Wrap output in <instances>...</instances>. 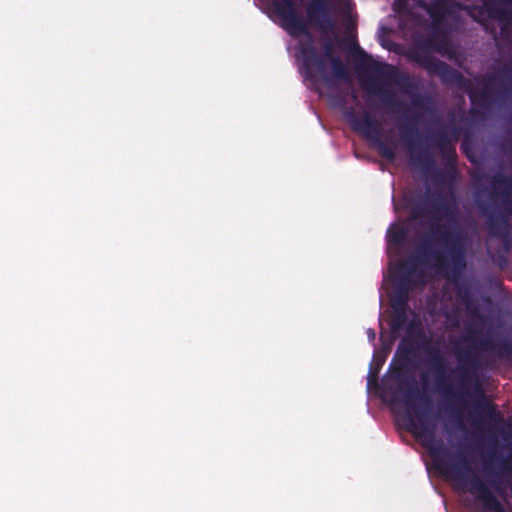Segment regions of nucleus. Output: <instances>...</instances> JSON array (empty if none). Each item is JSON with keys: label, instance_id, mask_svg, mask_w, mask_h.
<instances>
[{"label": "nucleus", "instance_id": "obj_1", "mask_svg": "<svg viewBox=\"0 0 512 512\" xmlns=\"http://www.w3.org/2000/svg\"><path fill=\"white\" fill-rule=\"evenodd\" d=\"M302 2L303 0H258L260 8L290 34L288 49L293 53L304 80L323 94L322 85L333 87L346 79V68L331 49L316 50L306 24L296 14V9Z\"/></svg>", "mask_w": 512, "mask_h": 512}, {"label": "nucleus", "instance_id": "obj_2", "mask_svg": "<svg viewBox=\"0 0 512 512\" xmlns=\"http://www.w3.org/2000/svg\"><path fill=\"white\" fill-rule=\"evenodd\" d=\"M405 237L404 224H392L387 231V249L391 255L393 250L401 243Z\"/></svg>", "mask_w": 512, "mask_h": 512}, {"label": "nucleus", "instance_id": "obj_3", "mask_svg": "<svg viewBox=\"0 0 512 512\" xmlns=\"http://www.w3.org/2000/svg\"><path fill=\"white\" fill-rule=\"evenodd\" d=\"M471 492L481 500L488 499V492L484 484L476 482L471 485Z\"/></svg>", "mask_w": 512, "mask_h": 512}, {"label": "nucleus", "instance_id": "obj_4", "mask_svg": "<svg viewBox=\"0 0 512 512\" xmlns=\"http://www.w3.org/2000/svg\"><path fill=\"white\" fill-rule=\"evenodd\" d=\"M412 432L420 439V441L422 442V444L424 446H426L427 448L429 449H432V445H431V436L430 435H426V434H421L417 431V428L416 427H413L411 428Z\"/></svg>", "mask_w": 512, "mask_h": 512}, {"label": "nucleus", "instance_id": "obj_5", "mask_svg": "<svg viewBox=\"0 0 512 512\" xmlns=\"http://www.w3.org/2000/svg\"><path fill=\"white\" fill-rule=\"evenodd\" d=\"M366 126H369V125H368L367 120H364L363 121V125H362L361 122L355 123L354 124V129L359 131V132H361V133H363L365 136H369V129Z\"/></svg>", "mask_w": 512, "mask_h": 512}, {"label": "nucleus", "instance_id": "obj_6", "mask_svg": "<svg viewBox=\"0 0 512 512\" xmlns=\"http://www.w3.org/2000/svg\"><path fill=\"white\" fill-rule=\"evenodd\" d=\"M367 336H368V339L370 342H373L376 338V334H375L374 330H372V329L367 330Z\"/></svg>", "mask_w": 512, "mask_h": 512}, {"label": "nucleus", "instance_id": "obj_7", "mask_svg": "<svg viewBox=\"0 0 512 512\" xmlns=\"http://www.w3.org/2000/svg\"><path fill=\"white\" fill-rule=\"evenodd\" d=\"M491 507H493V508H494L495 510H497V511L501 509V505H500V503H498V502H494V503L491 505Z\"/></svg>", "mask_w": 512, "mask_h": 512}, {"label": "nucleus", "instance_id": "obj_8", "mask_svg": "<svg viewBox=\"0 0 512 512\" xmlns=\"http://www.w3.org/2000/svg\"><path fill=\"white\" fill-rule=\"evenodd\" d=\"M384 154H385L387 157H389V158H391V157H392V154H391V153H389V152H384Z\"/></svg>", "mask_w": 512, "mask_h": 512}]
</instances>
